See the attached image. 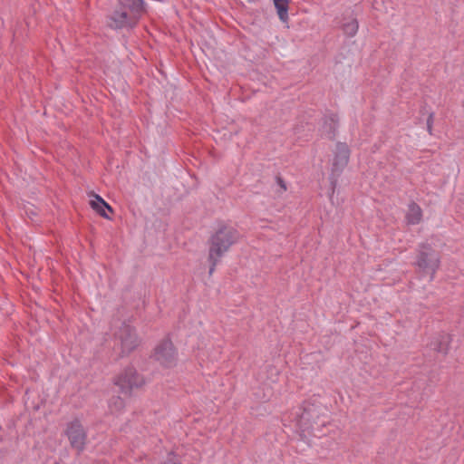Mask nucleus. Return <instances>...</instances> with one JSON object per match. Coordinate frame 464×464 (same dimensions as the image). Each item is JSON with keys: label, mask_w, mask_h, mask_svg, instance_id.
Returning <instances> with one entry per match:
<instances>
[{"label": "nucleus", "mask_w": 464, "mask_h": 464, "mask_svg": "<svg viewBox=\"0 0 464 464\" xmlns=\"http://www.w3.org/2000/svg\"><path fill=\"white\" fill-rule=\"evenodd\" d=\"M239 237L238 230L230 224L220 222L217 225L209 238L208 261L211 264L210 274H212L222 256L239 240Z\"/></svg>", "instance_id": "obj_1"}, {"label": "nucleus", "mask_w": 464, "mask_h": 464, "mask_svg": "<svg viewBox=\"0 0 464 464\" xmlns=\"http://www.w3.org/2000/svg\"><path fill=\"white\" fill-rule=\"evenodd\" d=\"M142 12V0H126L122 8L112 14L110 25L115 28L132 26L137 23Z\"/></svg>", "instance_id": "obj_2"}, {"label": "nucleus", "mask_w": 464, "mask_h": 464, "mask_svg": "<svg viewBox=\"0 0 464 464\" xmlns=\"http://www.w3.org/2000/svg\"><path fill=\"white\" fill-rule=\"evenodd\" d=\"M415 264L420 273L430 276L432 279L440 267V257L428 244H423Z\"/></svg>", "instance_id": "obj_3"}, {"label": "nucleus", "mask_w": 464, "mask_h": 464, "mask_svg": "<svg viewBox=\"0 0 464 464\" xmlns=\"http://www.w3.org/2000/svg\"><path fill=\"white\" fill-rule=\"evenodd\" d=\"M351 150L344 142H337L332 149L330 169L333 178L338 177L348 165Z\"/></svg>", "instance_id": "obj_4"}, {"label": "nucleus", "mask_w": 464, "mask_h": 464, "mask_svg": "<svg viewBox=\"0 0 464 464\" xmlns=\"http://www.w3.org/2000/svg\"><path fill=\"white\" fill-rule=\"evenodd\" d=\"M155 360L164 367H172L177 362V351L169 340H163L155 348Z\"/></svg>", "instance_id": "obj_5"}, {"label": "nucleus", "mask_w": 464, "mask_h": 464, "mask_svg": "<svg viewBox=\"0 0 464 464\" xmlns=\"http://www.w3.org/2000/svg\"><path fill=\"white\" fill-rule=\"evenodd\" d=\"M145 381L136 370L132 368L126 369L117 378L116 383L122 389L138 388L144 384Z\"/></svg>", "instance_id": "obj_6"}, {"label": "nucleus", "mask_w": 464, "mask_h": 464, "mask_svg": "<svg viewBox=\"0 0 464 464\" xmlns=\"http://www.w3.org/2000/svg\"><path fill=\"white\" fill-rule=\"evenodd\" d=\"M66 434L73 448L78 450L83 449L85 444V431L79 421L75 420L71 422L66 430Z\"/></svg>", "instance_id": "obj_7"}, {"label": "nucleus", "mask_w": 464, "mask_h": 464, "mask_svg": "<svg viewBox=\"0 0 464 464\" xmlns=\"http://www.w3.org/2000/svg\"><path fill=\"white\" fill-rule=\"evenodd\" d=\"M452 337L449 334H442L435 337L430 343L433 351L442 355L448 354L450 350Z\"/></svg>", "instance_id": "obj_8"}, {"label": "nucleus", "mask_w": 464, "mask_h": 464, "mask_svg": "<svg viewBox=\"0 0 464 464\" xmlns=\"http://www.w3.org/2000/svg\"><path fill=\"white\" fill-rule=\"evenodd\" d=\"M122 348L125 352H130L139 344V338L136 333L129 328H125L120 334Z\"/></svg>", "instance_id": "obj_9"}, {"label": "nucleus", "mask_w": 464, "mask_h": 464, "mask_svg": "<svg viewBox=\"0 0 464 464\" xmlns=\"http://www.w3.org/2000/svg\"><path fill=\"white\" fill-rule=\"evenodd\" d=\"M93 198L90 201L91 207L102 217L109 218L106 210L112 211L111 207L99 195L93 194Z\"/></svg>", "instance_id": "obj_10"}, {"label": "nucleus", "mask_w": 464, "mask_h": 464, "mask_svg": "<svg viewBox=\"0 0 464 464\" xmlns=\"http://www.w3.org/2000/svg\"><path fill=\"white\" fill-rule=\"evenodd\" d=\"M422 210L416 203H411L408 207L406 220L410 225H417L421 221Z\"/></svg>", "instance_id": "obj_11"}, {"label": "nucleus", "mask_w": 464, "mask_h": 464, "mask_svg": "<svg viewBox=\"0 0 464 464\" xmlns=\"http://www.w3.org/2000/svg\"><path fill=\"white\" fill-rule=\"evenodd\" d=\"M338 116L336 114H331L324 119L322 127L323 132L326 133L330 138H333L335 134V130L338 125Z\"/></svg>", "instance_id": "obj_12"}, {"label": "nucleus", "mask_w": 464, "mask_h": 464, "mask_svg": "<svg viewBox=\"0 0 464 464\" xmlns=\"http://www.w3.org/2000/svg\"><path fill=\"white\" fill-rule=\"evenodd\" d=\"M274 5L276 8L277 14L279 19L282 22H287L288 20V8H289V0H273Z\"/></svg>", "instance_id": "obj_13"}, {"label": "nucleus", "mask_w": 464, "mask_h": 464, "mask_svg": "<svg viewBox=\"0 0 464 464\" xmlns=\"http://www.w3.org/2000/svg\"><path fill=\"white\" fill-rule=\"evenodd\" d=\"M343 33L349 36H354L359 29L358 21L354 17H348L345 19V22L343 24Z\"/></svg>", "instance_id": "obj_14"}, {"label": "nucleus", "mask_w": 464, "mask_h": 464, "mask_svg": "<svg viewBox=\"0 0 464 464\" xmlns=\"http://www.w3.org/2000/svg\"><path fill=\"white\" fill-rule=\"evenodd\" d=\"M432 124H433V115L430 114L427 120V130L430 134H432Z\"/></svg>", "instance_id": "obj_15"}]
</instances>
